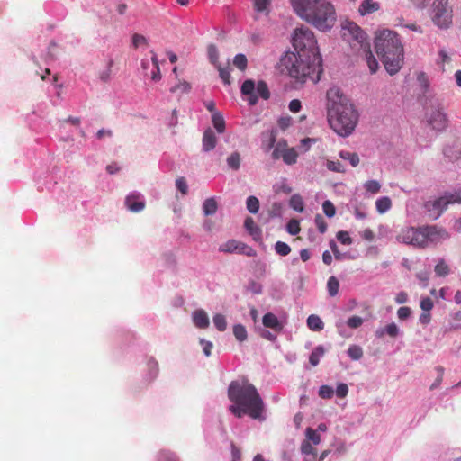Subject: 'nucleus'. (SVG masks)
Listing matches in <instances>:
<instances>
[{"label": "nucleus", "instance_id": "1", "mask_svg": "<svg viewBox=\"0 0 461 461\" xmlns=\"http://www.w3.org/2000/svg\"><path fill=\"white\" fill-rule=\"evenodd\" d=\"M326 97L330 127L341 137L351 135L358 122L353 104L337 86L329 88Z\"/></svg>", "mask_w": 461, "mask_h": 461}, {"label": "nucleus", "instance_id": "2", "mask_svg": "<svg viewBox=\"0 0 461 461\" xmlns=\"http://www.w3.org/2000/svg\"><path fill=\"white\" fill-rule=\"evenodd\" d=\"M229 399L234 402L229 410L236 417L248 414L255 420L262 419L263 401L256 387L247 382H231L228 389Z\"/></svg>", "mask_w": 461, "mask_h": 461}, {"label": "nucleus", "instance_id": "3", "mask_svg": "<svg viewBox=\"0 0 461 461\" xmlns=\"http://www.w3.org/2000/svg\"><path fill=\"white\" fill-rule=\"evenodd\" d=\"M283 70L298 82L304 83L311 79L317 83L322 69V60L321 55H308L304 52H286L281 59Z\"/></svg>", "mask_w": 461, "mask_h": 461}, {"label": "nucleus", "instance_id": "4", "mask_svg": "<svg viewBox=\"0 0 461 461\" xmlns=\"http://www.w3.org/2000/svg\"><path fill=\"white\" fill-rule=\"evenodd\" d=\"M294 12L320 31L332 28L336 22L334 6L327 0H291Z\"/></svg>", "mask_w": 461, "mask_h": 461}, {"label": "nucleus", "instance_id": "5", "mask_svg": "<svg viewBox=\"0 0 461 461\" xmlns=\"http://www.w3.org/2000/svg\"><path fill=\"white\" fill-rule=\"evenodd\" d=\"M449 238L448 232L438 225L406 226L396 236L399 242L424 249L436 247Z\"/></svg>", "mask_w": 461, "mask_h": 461}, {"label": "nucleus", "instance_id": "6", "mask_svg": "<svg viewBox=\"0 0 461 461\" xmlns=\"http://www.w3.org/2000/svg\"><path fill=\"white\" fill-rule=\"evenodd\" d=\"M377 55L390 75L396 74L403 63V46L398 34L390 30L380 32L375 40Z\"/></svg>", "mask_w": 461, "mask_h": 461}, {"label": "nucleus", "instance_id": "7", "mask_svg": "<svg viewBox=\"0 0 461 461\" xmlns=\"http://www.w3.org/2000/svg\"><path fill=\"white\" fill-rule=\"evenodd\" d=\"M455 203H461V191L447 192L437 199L429 200L424 203V208L430 219L437 220L449 204Z\"/></svg>", "mask_w": 461, "mask_h": 461}, {"label": "nucleus", "instance_id": "8", "mask_svg": "<svg viewBox=\"0 0 461 461\" xmlns=\"http://www.w3.org/2000/svg\"><path fill=\"white\" fill-rule=\"evenodd\" d=\"M293 47L296 52L308 55H320L313 32L307 27L297 28L293 35Z\"/></svg>", "mask_w": 461, "mask_h": 461}, {"label": "nucleus", "instance_id": "9", "mask_svg": "<svg viewBox=\"0 0 461 461\" xmlns=\"http://www.w3.org/2000/svg\"><path fill=\"white\" fill-rule=\"evenodd\" d=\"M428 124L436 131H442L447 126V114L444 112L442 104L436 100L430 103L429 108L426 113Z\"/></svg>", "mask_w": 461, "mask_h": 461}, {"label": "nucleus", "instance_id": "10", "mask_svg": "<svg viewBox=\"0 0 461 461\" xmlns=\"http://www.w3.org/2000/svg\"><path fill=\"white\" fill-rule=\"evenodd\" d=\"M432 20L439 28L446 29L449 27L452 23V10L448 6V0H435Z\"/></svg>", "mask_w": 461, "mask_h": 461}, {"label": "nucleus", "instance_id": "11", "mask_svg": "<svg viewBox=\"0 0 461 461\" xmlns=\"http://www.w3.org/2000/svg\"><path fill=\"white\" fill-rule=\"evenodd\" d=\"M343 29V37L347 38L348 41H354L360 47L364 46V42L366 41V33L364 31L353 22H346L342 27Z\"/></svg>", "mask_w": 461, "mask_h": 461}, {"label": "nucleus", "instance_id": "12", "mask_svg": "<svg viewBox=\"0 0 461 461\" xmlns=\"http://www.w3.org/2000/svg\"><path fill=\"white\" fill-rule=\"evenodd\" d=\"M127 208L132 212H140L145 208V202L141 200L139 193H132L125 199Z\"/></svg>", "mask_w": 461, "mask_h": 461}, {"label": "nucleus", "instance_id": "13", "mask_svg": "<svg viewBox=\"0 0 461 461\" xmlns=\"http://www.w3.org/2000/svg\"><path fill=\"white\" fill-rule=\"evenodd\" d=\"M241 94L243 95H248V101L250 105H255L258 102V96L254 93L255 91V82L252 79H247L243 82L241 86Z\"/></svg>", "mask_w": 461, "mask_h": 461}, {"label": "nucleus", "instance_id": "14", "mask_svg": "<svg viewBox=\"0 0 461 461\" xmlns=\"http://www.w3.org/2000/svg\"><path fill=\"white\" fill-rule=\"evenodd\" d=\"M263 325L266 328H270L276 332H280L283 330V324L279 321L278 318L272 312H267L263 316Z\"/></svg>", "mask_w": 461, "mask_h": 461}, {"label": "nucleus", "instance_id": "15", "mask_svg": "<svg viewBox=\"0 0 461 461\" xmlns=\"http://www.w3.org/2000/svg\"><path fill=\"white\" fill-rule=\"evenodd\" d=\"M217 144V138L212 129L208 128L203 135V149L205 152L212 150Z\"/></svg>", "mask_w": 461, "mask_h": 461}, {"label": "nucleus", "instance_id": "16", "mask_svg": "<svg viewBox=\"0 0 461 461\" xmlns=\"http://www.w3.org/2000/svg\"><path fill=\"white\" fill-rule=\"evenodd\" d=\"M193 321L199 329H205L210 324L208 315L203 310H196L193 312Z\"/></svg>", "mask_w": 461, "mask_h": 461}, {"label": "nucleus", "instance_id": "17", "mask_svg": "<svg viewBox=\"0 0 461 461\" xmlns=\"http://www.w3.org/2000/svg\"><path fill=\"white\" fill-rule=\"evenodd\" d=\"M399 332H400V330H399L398 326L394 322H392V323L386 325L384 328L377 330L375 331V334H376V337H378V338L384 337V334H387L391 338H395L399 335Z\"/></svg>", "mask_w": 461, "mask_h": 461}, {"label": "nucleus", "instance_id": "18", "mask_svg": "<svg viewBox=\"0 0 461 461\" xmlns=\"http://www.w3.org/2000/svg\"><path fill=\"white\" fill-rule=\"evenodd\" d=\"M379 8L380 5L377 2L373 0H364L358 8V12L361 15H366L377 11Z\"/></svg>", "mask_w": 461, "mask_h": 461}, {"label": "nucleus", "instance_id": "19", "mask_svg": "<svg viewBox=\"0 0 461 461\" xmlns=\"http://www.w3.org/2000/svg\"><path fill=\"white\" fill-rule=\"evenodd\" d=\"M244 227L248 232L253 236L254 240H258L260 238L261 230L251 217H247L245 219Z\"/></svg>", "mask_w": 461, "mask_h": 461}, {"label": "nucleus", "instance_id": "20", "mask_svg": "<svg viewBox=\"0 0 461 461\" xmlns=\"http://www.w3.org/2000/svg\"><path fill=\"white\" fill-rule=\"evenodd\" d=\"M307 326L313 331H321L324 328L323 321L315 314H312L307 318Z\"/></svg>", "mask_w": 461, "mask_h": 461}, {"label": "nucleus", "instance_id": "21", "mask_svg": "<svg viewBox=\"0 0 461 461\" xmlns=\"http://www.w3.org/2000/svg\"><path fill=\"white\" fill-rule=\"evenodd\" d=\"M212 122L218 133L221 134L225 131V120L220 112L212 113Z\"/></svg>", "mask_w": 461, "mask_h": 461}, {"label": "nucleus", "instance_id": "22", "mask_svg": "<svg viewBox=\"0 0 461 461\" xmlns=\"http://www.w3.org/2000/svg\"><path fill=\"white\" fill-rule=\"evenodd\" d=\"M218 209V204L215 198L211 197L207 198L203 204V210L206 216L213 215L216 213Z\"/></svg>", "mask_w": 461, "mask_h": 461}, {"label": "nucleus", "instance_id": "23", "mask_svg": "<svg viewBox=\"0 0 461 461\" xmlns=\"http://www.w3.org/2000/svg\"><path fill=\"white\" fill-rule=\"evenodd\" d=\"M325 353V349L323 348V346H318L316 347L311 353L310 357H309V362L310 364L312 366H316L321 358L323 357Z\"/></svg>", "mask_w": 461, "mask_h": 461}, {"label": "nucleus", "instance_id": "24", "mask_svg": "<svg viewBox=\"0 0 461 461\" xmlns=\"http://www.w3.org/2000/svg\"><path fill=\"white\" fill-rule=\"evenodd\" d=\"M375 207L379 213L386 212L392 207L391 199L387 196L377 199L375 202Z\"/></svg>", "mask_w": 461, "mask_h": 461}, {"label": "nucleus", "instance_id": "25", "mask_svg": "<svg viewBox=\"0 0 461 461\" xmlns=\"http://www.w3.org/2000/svg\"><path fill=\"white\" fill-rule=\"evenodd\" d=\"M289 148L287 147V143L285 140L278 141L274 147V150L272 152V157L274 159L282 158L283 154L287 151Z\"/></svg>", "mask_w": 461, "mask_h": 461}, {"label": "nucleus", "instance_id": "26", "mask_svg": "<svg viewBox=\"0 0 461 461\" xmlns=\"http://www.w3.org/2000/svg\"><path fill=\"white\" fill-rule=\"evenodd\" d=\"M339 157L344 160H348L352 167H357L359 164V157L356 152H350L348 150H341Z\"/></svg>", "mask_w": 461, "mask_h": 461}, {"label": "nucleus", "instance_id": "27", "mask_svg": "<svg viewBox=\"0 0 461 461\" xmlns=\"http://www.w3.org/2000/svg\"><path fill=\"white\" fill-rule=\"evenodd\" d=\"M434 271L438 276L445 277L450 273L448 265L444 259H440L435 266Z\"/></svg>", "mask_w": 461, "mask_h": 461}, {"label": "nucleus", "instance_id": "28", "mask_svg": "<svg viewBox=\"0 0 461 461\" xmlns=\"http://www.w3.org/2000/svg\"><path fill=\"white\" fill-rule=\"evenodd\" d=\"M246 206L250 213L256 214L259 211V200L256 196L250 195L247 198Z\"/></svg>", "mask_w": 461, "mask_h": 461}, {"label": "nucleus", "instance_id": "29", "mask_svg": "<svg viewBox=\"0 0 461 461\" xmlns=\"http://www.w3.org/2000/svg\"><path fill=\"white\" fill-rule=\"evenodd\" d=\"M236 253L246 255L248 257H255L256 256V250L251 248L250 246L239 241L237 245V250Z\"/></svg>", "mask_w": 461, "mask_h": 461}, {"label": "nucleus", "instance_id": "30", "mask_svg": "<svg viewBox=\"0 0 461 461\" xmlns=\"http://www.w3.org/2000/svg\"><path fill=\"white\" fill-rule=\"evenodd\" d=\"M298 154L294 148L288 149L285 154H283L282 159L286 165H294L297 161Z\"/></svg>", "mask_w": 461, "mask_h": 461}, {"label": "nucleus", "instance_id": "31", "mask_svg": "<svg viewBox=\"0 0 461 461\" xmlns=\"http://www.w3.org/2000/svg\"><path fill=\"white\" fill-rule=\"evenodd\" d=\"M233 334L240 342L245 341L248 338L246 328L242 324L233 326Z\"/></svg>", "mask_w": 461, "mask_h": 461}, {"label": "nucleus", "instance_id": "32", "mask_svg": "<svg viewBox=\"0 0 461 461\" xmlns=\"http://www.w3.org/2000/svg\"><path fill=\"white\" fill-rule=\"evenodd\" d=\"M227 164L230 168L238 170L240 167V156L239 152L231 153L227 158Z\"/></svg>", "mask_w": 461, "mask_h": 461}, {"label": "nucleus", "instance_id": "33", "mask_svg": "<svg viewBox=\"0 0 461 461\" xmlns=\"http://www.w3.org/2000/svg\"><path fill=\"white\" fill-rule=\"evenodd\" d=\"M238 242L236 240H229L220 246L219 250L225 253H236Z\"/></svg>", "mask_w": 461, "mask_h": 461}, {"label": "nucleus", "instance_id": "34", "mask_svg": "<svg viewBox=\"0 0 461 461\" xmlns=\"http://www.w3.org/2000/svg\"><path fill=\"white\" fill-rule=\"evenodd\" d=\"M327 288L329 294L330 296H335L338 294L339 288V280L335 276H330L327 283Z\"/></svg>", "mask_w": 461, "mask_h": 461}, {"label": "nucleus", "instance_id": "35", "mask_svg": "<svg viewBox=\"0 0 461 461\" xmlns=\"http://www.w3.org/2000/svg\"><path fill=\"white\" fill-rule=\"evenodd\" d=\"M213 324L219 331H224L227 329L226 318L223 314L217 313L213 316Z\"/></svg>", "mask_w": 461, "mask_h": 461}, {"label": "nucleus", "instance_id": "36", "mask_svg": "<svg viewBox=\"0 0 461 461\" xmlns=\"http://www.w3.org/2000/svg\"><path fill=\"white\" fill-rule=\"evenodd\" d=\"M366 63L370 69V72L372 74L375 73L377 71L379 66H378L377 60L375 59V58L374 57V55L372 54L370 50H366Z\"/></svg>", "mask_w": 461, "mask_h": 461}, {"label": "nucleus", "instance_id": "37", "mask_svg": "<svg viewBox=\"0 0 461 461\" xmlns=\"http://www.w3.org/2000/svg\"><path fill=\"white\" fill-rule=\"evenodd\" d=\"M217 70L219 71V76L221 79L223 81L225 85H230V68L226 67L223 68L221 65H217L216 67Z\"/></svg>", "mask_w": 461, "mask_h": 461}, {"label": "nucleus", "instance_id": "38", "mask_svg": "<svg viewBox=\"0 0 461 461\" xmlns=\"http://www.w3.org/2000/svg\"><path fill=\"white\" fill-rule=\"evenodd\" d=\"M233 65L241 71H244L248 66V59L244 54H237L233 59Z\"/></svg>", "mask_w": 461, "mask_h": 461}, {"label": "nucleus", "instance_id": "39", "mask_svg": "<svg viewBox=\"0 0 461 461\" xmlns=\"http://www.w3.org/2000/svg\"><path fill=\"white\" fill-rule=\"evenodd\" d=\"M348 355L352 360H358L363 357V350L357 345H352L348 349Z\"/></svg>", "mask_w": 461, "mask_h": 461}, {"label": "nucleus", "instance_id": "40", "mask_svg": "<svg viewBox=\"0 0 461 461\" xmlns=\"http://www.w3.org/2000/svg\"><path fill=\"white\" fill-rule=\"evenodd\" d=\"M256 90L260 97H262L264 100H267L270 97V92L266 82L258 81Z\"/></svg>", "mask_w": 461, "mask_h": 461}, {"label": "nucleus", "instance_id": "41", "mask_svg": "<svg viewBox=\"0 0 461 461\" xmlns=\"http://www.w3.org/2000/svg\"><path fill=\"white\" fill-rule=\"evenodd\" d=\"M275 250L280 256H287L291 252L290 246L284 241H277L275 244Z\"/></svg>", "mask_w": 461, "mask_h": 461}, {"label": "nucleus", "instance_id": "42", "mask_svg": "<svg viewBox=\"0 0 461 461\" xmlns=\"http://www.w3.org/2000/svg\"><path fill=\"white\" fill-rule=\"evenodd\" d=\"M208 57H209V59L210 61L215 66L217 67V65H221L219 63V52H218V49L215 45L213 44H211L209 47H208Z\"/></svg>", "mask_w": 461, "mask_h": 461}, {"label": "nucleus", "instance_id": "43", "mask_svg": "<svg viewBox=\"0 0 461 461\" xmlns=\"http://www.w3.org/2000/svg\"><path fill=\"white\" fill-rule=\"evenodd\" d=\"M364 187L371 194H377L381 189V185L376 180H368L364 184Z\"/></svg>", "mask_w": 461, "mask_h": 461}, {"label": "nucleus", "instance_id": "44", "mask_svg": "<svg viewBox=\"0 0 461 461\" xmlns=\"http://www.w3.org/2000/svg\"><path fill=\"white\" fill-rule=\"evenodd\" d=\"M305 436L307 438L306 440L309 442L312 441L314 445H319L321 442V436L317 433L316 430L312 428H307L305 430Z\"/></svg>", "mask_w": 461, "mask_h": 461}, {"label": "nucleus", "instance_id": "45", "mask_svg": "<svg viewBox=\"0 0 461 461\" xmlns=\"http://www.w3.org/2000/svg\"><path fill=\"white\" fill-rule=\"evenodd\" d=\"M290 205L297 212H301L303 211V202L300 195H293L290 199Z\"/></svg>", "mask_w": 461, "mask_h": 461}, {"label": "nucleus", "instance_id": "46", "mask_svg": "<svg viewBox=\"0 0 461 461\" xmlns=\"http://www.w3.org/2000/svg\"><path fill=\"white\" fill-rule=\"evenodd\" d=\"M326 167L330 171L343 173L345 172V168L343 165L339 161L327 160Z\"/></svg>", "mask_w": 461, "mask_h": 461}, {"label": "nucleus", "instance_id": "47", "mask_svg": "<svg viewBox=\"0 0 461 461\" xmlns=\"http://www.w3.org/2000/svg\"><path fill=\"white\" fill-rule=\"evenodd\" d=\"M301 452L303 455H312L313 457L317 456V450L312 446L308 440H303L301 445Z\"/></svg>", "mask_w": 461, "mask_h": 461}, {"label": "nucleus", "instance_id": "48", "mask_svg": "<svg viewBox=\"0 0 461 461\" xmlns=\"http://www.w3.org/2000/svg\"><path fill=\"white\" fill-rule=\"evenodd\" d=\"M334 394V390L331 386L321 385L319 389V396L322 399H330Z\"/></svg>", "mask_w": 461, "mask_h": 461}, {"label": "nucleus", "instance_id": "49", "mask_svg": "<svg viewBox=\"0 0 461 461\" xmlns=\"http://www.w3.org/2000/svg\"><path fill=\"white\" fill-rule=\"evenodd\" d=\"M322 210L325 215L330 218L333 217L336 213V208L334 204L329 200L322 203Z\"/></svg>", "mask_w": 461, "mask_h": 461}, {"label": "nucleus", "instance_id": "50", "mask_svg": "<svg viewBox=\"0 0 461 461\" xmlns=\"http://www.w3.org/2000/svg\"><path fill=\"white\" fill-rule=\"evenodd\" d=\"M286 230L291 235L298 234L300 232V230H301L299 221L294 220V219L289 221V222L286 225Z\"/></svg>", "mask_w": 461, "mask_h": 461}, {"label": "nucleus", "instance_id": "51", "mask_svg": "<svg viewBox=\"0 0 461 461\" xmlns=\"http://www.w3.org/2000/svg\"><path fill=\"white\" fill-rule=\"evenodd\" d=\"M436 371L438 372V377L436 378L435 382L429 386L430 390H434V389L438 388L443 381V376H444V372H445L444 367L441 366H438L436 367Z\"/></svg>", "mask_w": 461, "mask_h": 461}, {"label": "nucleus", "instance_id": "52", "mask_svg": "<svg viewBox=\"0 0 461 461\" xmlns=\"http://www.w3.org/2000/svg\"><path fill=\"white\" fill-rule=\"evenodd\" d=\"M276 140V132L274 131H269L267 133V140H263V147L266 150H269L275 147Z\"/></svg>", "mask_w": 461, "mask_h": 461}, {"label": "nucleus", "instance_id": "53", "mask_svg": "<svg viewBox=\"0 0 461 461\" xmlns=\"http://www.w3.org/2000/svg\"><path fill=\"white\" fill-rule=\"evenodd\" d=\"M315 225L321 233H324L327 230V223L321 214H317L314 219Z\"/></svg>", "mask_w": 461, "mask_h": 461}, {"label": "nucleus", "instance_id": "54", "mask_svg": "<svg viewBox=\"0 0 461 461\" xmlns=\"http://www.w3.org/2000/svg\"><path fill=\"white\" fill-rule=\"evenodd\" d=\"M272 0H253L254 8L257 12H264L267 9Z\"/></svg>", "mask_w": 461, "mask_h": 461}, {"label": "nucleus", "instance_id": "55", "mask_svg": "<svg viewBox=\"0 0 461 461\" xmlns=\"http://www.w3.org/2000/svg\"><path fill=\"white\" fill-rule=\"evenodd\" d=\"M347 324L351 329H357L363 324V319L359 316H352L348 318Z\"/></svg>", "mask_w": 461, "mask_h": 461}, {"label": "nucleus", "instance_id": "56", "mask_svg": "<svg viewBox=\"0 0 461 461\" xmlns=\"http://www.w3.org/2000/svg\"><path fill=\"white\" fill-rule=\"evenodd\" d=\"M176 186L177 190H179L182 193V194L185 195L187 194L188 186L185 177H178L176 180Z\"/></svg>", "mask_w": 461, "mask_h": 461}, {"label": "nucleus", "instance_id": "57", "mask_svg": "<svg viewBox=\"0 0 461 461\" xmlns=\"http://www.w3.org/2000/svg\"><path fill=\"white\" fill-rule=\"evenodd\" d=\"M337 239L344 245H349L352 243V239L348 233L344 230H340L337 233Z\"/></svg>", "mask_w": 461, "mask_h": 461}, {"label": "nucleus", "instance_id": "58", "mask_svg": "<svg viewBox=\"0 0 461 461\" xmlns=\"http://www.w3.org/2000/svg\"><path fill=\"white\" fill-rule=\"evenodd\" d=\"M411 313V310L410 307L402 306L397 311V316L400 320H407Z\"/></svg>", "mask_w": 461, "mask_h": 461}, {"label": "nucleus", "instance_id": "59", "mask_svg": "<svg viewBox=\"0 0 461 461\" xmlns=\"http://www.w3.org/2000/svg\"><path fill=\"white\" fill-rule=\"evenodd\" d=\"M420 306L424 312H429L432 310L434 303L431 298L425 297L421 299Z\"/></svg>", "mask_w": 461, "mask_h": 461}, {"label": "nucleus", "instance_id": "60", "mask_svg": "<svg viewBox=\"0 0 461 461\" xmlns=\"http://www.w3.org/2000/svg\"><path fill=\"white\" fill-rule=\"evenodd\" d=\"M348 393V387L346 384L341 383V384H338L337 389H336V394L338 397L344 398L347 396Z\"/></svg>", "mask_w": 461, "mask_h": 461}, {"label": "nucleus", "instance_id": "61", "mask_svg": "<svg viewBox=\"0 0 461 461\" xmlns=\"http://www.w3.org/2000/svg\"><path fill=\"white\" fill-rule=\"evenodd\" d=\"M190 84L187 83V82H182L175 86H173L170 91L172 93H176L177 92L178 90H180L181 92H188L190 90Z\"/></svg>", "mask_w": 461, "mask_h": 461}, {"label": "nucleus", "instance_id": "62", "mask_svg": "<svg viewBox=\"0 0 461 461\" xmlns=\"http://www.w3.org/2000/svg\"><path fill=\"white\" fill-rule=\"evenodd\" d=\"M146 43H147V40L143 35L135 33L132 36V44L135 48H138L140 45L146 44Z\"/></svg>", "mask_w": 461, "mask_h": 461}, {"label": "nucleus", "instance_id": "63", "mask_svg": "<svg viewBox=\"0 0 461 461\" xmlns=\"http://www.w3.org/2000/svg\"><path fill=\"white\" fill-rule=\"evenodd\" d=\"M112 64L113 62L110 61L109 63V67L99 73V78L103 81V82H108L110 80V77H111V67H112Z\"/></svg>", "mask_w": 461, "mask_h": 461}, {"label": "nucleus", "instance_id": "64", "mask_svg": "<svg viewBox=\"0 0 461 461\" xmlns=\"http://www.w3.org/2000/svg\"><path fill=\"white\" fill-rule=\"evenodd\" d=\"M301 102L300 100L298 99H293L290 103H289V110L292 112V113H298L301 109Z\"/></svg>", "mask_w": 461, "mask_h": 461}]
</instances>
